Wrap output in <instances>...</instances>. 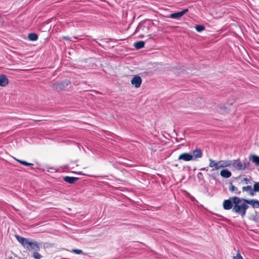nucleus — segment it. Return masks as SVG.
I'll list each match as a JSON object with an SVG mask.
<instances>
[{
    "mask_svg": "<svg viewBox=\"0 0 259 259\" xmlns=\"http://www.w3.org/2000/svg\"><path fill=\"white\" fill-rule=\"evenodd\" d=\"M233 199L234 200V206L232 211L243 218L249 207L246 199L236 196L233 197Z\"/></svg>",
    "mask_w": 259,
    "mask_h": 259,
    "instance_id": "1",
    "label": "nucleus"
},
{
    "mask_svg": "<svg viewBox=\"0 0 259 259\" xmlns=\"http://www.w3.org/2000/svg\"><path fill=\"white\" fill-rule=\"evenodd\" d=\"M18 241L26 249L29 251H38L40 250V244L19 235H15Z\"/></svg>",
    "mask_w": 259,
    "mask_h": 259,
    "instance_id": "2",
    "label": "nucleus"
},
{
    "mask_svg": "<svg viewBox=\"0 0 259 259\" xmlns=\"http://www.w3.org/2000/svg\"><path fill=\"white\" fill-rule=\"evenodd\" d=\"M231 165L237 170H243L249 166V163L242 162L239 159L232 160Z\"/></svg>",
    "mask_w": 259,
    "mask_h": 259,
    "instance_id": "3",
    "label": "nucleus"
},
{
    "mask_svg": "<svg viewBox=\"0 0 259 259\" xmlns=\"http://www.w3.org/2000/svg\"><path fill=\"white\" fill-rule=\"evenodd\" d=\"M71 84V82L69 80H66L61 82H56L53 84V88L56 90L59 91L65 90L67 87Z\"/></svg>",
    "mask_w": 259,
    "mask_h": 259,
    "instance_id": "4",
    "label": "nucleus"
},
{
    "mask_svg": "<svg viewBox=\"0 0 259 259\" xmlns=\"http://www.w3.org/2000/svg\"><path fill=\"white\" fill-rule=\"evenodd\" d=\"M223 208L225 210H229L231 208L233 209L234 206V200L233 197L230 198L229 199L225 200L223 203Z\"/></svg>",
    "mask_w": 259,
    "mask_h": 259,
    "instance_id": "5",
    "label": "nucleus"
},
{
    "mask_svg": "<svg viewBox=\"0 0 259 259\" xmlns=\"http://www.w3.org/2000/svg\"><path fill=\"white\" fill-rule=\"evenodd\" d=\"M209 166L210 167H212V171L217 170L220 168H222L221 167V163L220 161H215L214 160L210 158L209 159Z\"/></svg>",
    "mask_w": 259,
    "mask_h": 259,
    "instance_id": "6",
    "label": "nucleus"
},
{
    "mask_svg": "<svg viewBox=\"0 0 259 259\" xmlns=\"http://www.w3.org/2000/svg\"><path fill=\"white\" fill-rule=\"evenodd\" d=\"M190 153L191 154L193 160H196L198 158H200L203 155L202 150L199 149L191 151Z\"/></svg>",
    "mask_w": 259,
    "mask_h": 259,
    "instance_id": "7",
    "label": "nucleus"
},
{
    "mask_svg": "<svg viewBox=\"0 0 259 259\" xmlns=\"http://www.w3.org/2000/svg\"><path fill=\"white\" fill-rule=\"evenodd\" d=\"M131 83L136 88H139L142 83V79L138 75L134 76L131 80Z\"/></svg>",
    "mask_w": 259,
    "mask_h": 259,
    "instance_id": "8",
    "label": "nucleus"
},
{
    "mask_svg": "<svg viewBox=\"0 0 259 259\" xmlns=\"http://www.w3.org/2000/svg\"><path fill=\"white\" fill-rule=\"evenodd\" d=\"M178 160L189 161L192 160L191 154L190 153H183L180 154L178 157Z\"/></svg>",
    "mask_w": 259,
    "mask_h": 259,
    "instance_id": "9",
    "label": "nucleus"
},
{
    "mask_svg": "<svg viewBox=\"0 0 259 259\" xmlns=\"http://www.w3.org/2000/svg\"><path fill=\"white\" fill-rule=\"evenodd\" d=\"M187 12H188V9H186L183 10L182 11L172 13L170 15L169 18L172 19H179L181 18L185 14H186Z\"/></svg>",
    "mask_w": 259,
    "mask_h": 259,
    "instance_id": "10",
    "label": "nucleus"
},
{
    "mask_svg": "<svg viewBox=\"0 0 259 259\" xmlns=\"http://www.w3.org/2000/svg\"><path fill=\"white\" fill-rule=\"evenodd\" d=\"M247 203L251 205L253 208H259V201L255 199H246Z\"/></svg>",
    "mask_w": 259,
    "mask_h": 259,
    "instance_id": "11",
    "label": "nucleus"
},
{
    "mask_svg": "<svg viewBox=\"0 0 259 259\" xmlns=\"http://www.w3.org/2000/svg\"><path fill=\"white\" fill-rule=\"evenodd\" d=\"M78 178L76 177H72L66 176L63 178V180L65 182L69 183V184H73L77 180Z\"/></svg>",
    "mask_w": 259,
    "mask_h": 259,
    "instance_id": "12",
    "label": "nucleus"
},
{
    "mask_svg": "<svg viewBox=\"0 0 259 259\" xmlns=\"http://www.w3.org/2000/svg\"><path fill=\"white\" fill-rule=\"evenodd\" d=\"M220 175L223 178H229L232 176V174L229 170L224 169L221 171Z\"/></svg>",
    "mask_w": 259,
    "mask_h": 259,
    "instance_id": "13",
    "label": "nucleus"
},
{
    "mask_svg": "<svg viewBox=\"0 0 259 259\" xmlns=\"http://www.w3.org/2000/svg\"><path fill=\"white\" fill-rule=\"evenodd\" d=\"M249 159L256 165H259V156L255 155H250L249 156Z\"/></svg>",
    "mask_w": 259,
    "mask_h": 259,
    "instance_id": "14",
    "label": "nucleus"
},
{
    "mask_svg": "<svg viewBox=\"0 0 259 259\" xmlns=\"http://www.w3.org/2000/svg\"><path fill=\"white\" fill-rule=\"evenodd\" d=\"M8 83V79L4 75H0V86L5 87Z\"/></svg>",
    "mask_w": 259,
    "mask_h": 259,
    "instance_id": "15",
    "label": "nucleus"
},
{
    "mask_svg": "<svg viewBox=\"0 0 259 259\" xmlns=\"http://www.w3.org/2000/svg\"><path fill=\"white\" fill-rule=\"evenodd\" d=\"M221 168L230 166L232 164V160H220Z\"/></svg>",
    "mask_w": 259,
    "mask_h": 259,
    "instance_id": "16",
    "label": "nucleus"
},
{
    "mask_svg": "<svg viewBox=\"0 0 259 259\" xmlns=\"http://www.w3.org/2000/svg\"><path fill=\"white\" fill-rule=\"evenodd\" d=\"M145 42L144 41H139L134 43V46L137 50L142 49L144 47Z\"/></svg>",
    "mask_w": 259,
    "mask_h": 259,
    "instance_id": "17",
    "label": "nucleus"
},
{
    "mask_svg": "<svg viewBox=\"0 0 259 259\" xmlns=\"http://www.w3.org/2000/svg\"><path fill=\"white\" fill-rule=\"evenodd\" d=\"M242 191L249 192L250 195H251L252 196L254 195L253 189H252V187L251 186H247L243 187L242 188Z\"/></svg>",
    "mask_w": 259,
    "mask_h": 259,
    "instance_id": "18",
    "label": "nucleus"
},
{
    "mask_svg": "<svg viewBox=\"0 0 259 259\" xmlns=\"http://www.w3.org/2000/svg\"><path fill=\"white\" fill-rule=\"evenodd\" d=\"M229 190L231 192H235L236 194L238 195H239L241 193V192L239 191L238 189L235 186H234L232 183L230 184Z\"/></svg>",
    "mask_w": 259,
    "mask_h": 259,
    "instance_id": "19",
    "label": "nucleus"
},
{
    "mask_svg": "<svg viewBox=\"0 0 259 259\" xmlns=\"http://www.w3.org/2000/svg\"><path fill=\"white\" fill-rule=\"evenodd\" d=\"M28 38L30 40L35 41L38 39V35L34 33H31L28 34Z\"/></svg>",
    "mask_w": 259,
    "mask_h": 259,
    "instance_id": "20",
    "label": "nucleus"
},
{
    "mask_svg": "<svg viewBox=\"0 0 259 259\" xmlns=\"http://www.w3.org/2000/svg\"><path fill=\"white\" fill-rule=\"evenodd\" d=\"M15 159L17 161H18L19 162H20V163H21V164H23L24 165H26V166H32V165H33V163L27 162L26 161H23V160H19V159H16V158H15Z\"/></svg>",
    "mask_w": 259,
    "mask_h": 259,
    "instance_id": "21",
    "label": "nucleus"
},
{
    "mask_svg": "<svg viewBox=\"0 0 259 259\" xmlns=\"http://www.w3.org/2000/svg\"><path fill=\"white\" fill-rule=\"evenodd\" d=\"M198 32H201L204 29V27L202 25H196L195 27Z\"/></svg>",
    "mask_w": 259,
    "mask_h": 259,
    "instance_id": "22",
    "label": "nucleus"
},
{
    "mask_svg": "<svg viewBox=\"0 0 259 259\" xmlns=\"http://www.w3.org/2000/svg\"><path fill=\"white\" fill-rule=\"evenodd\" d=\"M259 191V182L255 183L253 186V192Z\"/></svg>",
    "mask_w": 259,
    "mask_h": 259,
    "instance_id": "23",
    "label": "nucleus"
},
{
    "mask_svg": "<svg viewBox=\"0 0 259 259\" xmlns=\"http://www.w3.org/2000/svg\"><path fill=\"white\" fill-rule=\"evenodd\" d=\"M232 259H243L239 251H237L236 255L234 256Z\"/></svg>",
    "mask_w": 259,
    "mask_h": 259,
    "instance_id": "24",
    "label": "nucleus"
},
{
    "mask_svg": "<svg viewBox=\"0 0 259 259\" xmlns=\"http://www.w3.org/2000/svg\"><path fill=\"white\" fill-rule=\"evenodd\" d=\"M33 256L35 259H40L41 257V255L38 252V251H34Z\"/></svg>",
    "mask_w": 259,
    "mask_h": 259,
    "instance_id": "25",
    "label": "nucleus"
},
{
    "mask_svg": "<svg viewBox=\"0 0 259 259\" xmlns=\"http://www.w3.org/2000/svg\"><path fill=\"white\" fill-rule=\"evenodd\" d=\"M72 252L75 253L76 254H81L82 253V251L81 249H72L71 251Z\"/></svg>",
    "mask_w": 259,
    "mask_h": 259,
    "instance_id": "26",
    "label": "nucleus"
},
{
    "mask_svg": "<svg viewBox=\"0 0 259 259\" xmlns=\"http://www.w3.org/2000/svg\"><path fill=\"white\" fill-rule=\"evenodd\" d=\"M197 178L199 179H201L203 178V175L201 172H198L197 174Z\"/></svg>",
    "mask_w": 259,
    "mask_h": 259,
    "instance_id": "27",
    "label": "nucleus"
},
{
    "mask_svg": "<svg viewBox=\"0 0 259 259\" xmlns=\"http://www.w3.org/2000/svg\"><path fill=\"white\" fill-rule=\"evenodd\" d=\"M201 170H203V171H207L208 170V168L207 167H203V168H201L200 169Z\"/></svg>",
    "mask_w": 259,
    "mask_h": 259,
    "instance_id": "28",
    "label": "nucleus"
},
{
    "mask_svg": "<svg viewBox=\"0 0 259 259\" xmlns=\"http://www.w3.org/2000/svg\"><path fill=\"white\" fill-rule=\"evenodd\" d=\"M63 38L68 40H70V38L69 36H64Z\"/></svg>",
    "mask_w": 259,
    "mask_h": 259,
    "instance_id": "29",
    "label": "nucleus"
},
{
    "mask_svg": "<svg viewBox=\"0 0 259 259\" xmlns=\"http://www.w3.org/2000/svg\"><path fill=\"white\" fill-rule=\"evenodd\" d=\"M244 181H245L246 183L248 182V179L247 178H244L243 179Z\"/></svg>",
    "mask_w": 259,
    "mask_h": 259,
    "instance_id": "30",
    "label": "nucleus"
},
{
    "mask_svg": "<svg viewBox=\"0 0 259 259\" xmlns=\"http://www.w3.org/2000/svg\"><path fill=\"white\" fill-rule=\"evenodd\" d=\"M8 259H14V258H13L12 257H9Z\"/></svg>",
    "mask_w": 259,
    "mask_h": 259,
    "instance_id": "31",
    "label": "nucleus"
}]
</instances>
